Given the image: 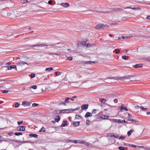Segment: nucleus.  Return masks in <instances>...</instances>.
I'll return each mask as SVG.
<instances>
[{
  "instance_id": "nucleus-1",
  "label": "nucleus",
  "mask_w": 150,
  "mask_h": 150,
  "mask_svg": "<svg viewBox=\"0 0 150 150\" xmlns=\"http://www.w3.org/2000/svg\"><path fill=\"white\" fill-rule=\"evenodd\" d=\"M112 10L111 11H95L97 13H109L111 12H117L120 10H123V9L122 8H113L112 9Z\"/></svg>"
},
{
  "instance_id": "nucleus-2",
  "label": "nucleus",
  "mask_w": 150,
  "mask_h": 150,
  "mask_svg": "<svg viewBox=\"0 0 150 150\" xmlns=\"http://www.w3.org/2000/svg\"><path fill=\"white\" fill-rule=\"evenodd\" d=\"M54 45V44H52L51 45H47L46 44H40L38 45H33L31 46H29V47H35L34 49L35 50H38V47H42L43 46H52L53 45Z\"/></svg>"
},
{
  "instance_id": "nucleus-3",
  "label": "nucleus",
  "mask_w": 150,
  "mask_h": 150,
  "mask_svg": "<svg viewBox=\"0 0 150 150\" xmlns=\"http://www.w3.org/2000/svg\"><path fill=\"white\" fill-rule=\"evenodd\" d=\"M25 126H20L17 127V130L18 131H24L25 130Z\"/></svg>"
},
{
  "instance_id": "nucleus-4",
  "label": "nucleus",
  "mask_w": 150,
  "mask_h": 150,
  "mask_svg": "<svg viewBox=\"0 0 150 150\" xmlns=\"http://www.w3.org/2000/svg\"><path fill=\"white\" fill-rule=\"evenodd\" d=\"M69 110H69L68 109L62 110H61L60 111L55 110L53 112L55 114H59V113H61V112H63V111H69Z\"/></svg>"
},
{
  "instance_id": "nucleus-5",
  "label": "nucleus",
  "mask_w": 150,
  "mask_h": 150,
  "mask_svg": "<svg viewBox=\"0 0 150 150\" xmlns=\"http://www.w3.org/2000/svg\"><path fill=\"white\" fill-rule=\"evenodd\" d=\"M124 105L123 104H122L121 105V107H119V109H120L121 110H125V111H128V110L127 108L126 107H123V106H124Z\"/></svg>"
},
{
  "instance_id": "nucleus-6",
  "label": "nucleus",
  "mask_w": 150,
  "mask_h": 150,
  "mask_svg": "<svg viewBox=\"0 0 150 150\" xmlns=\"http://www.w3.org/2000/svg\"><path fill=\"white\" fill-rule=\"evenodd\" d=\"M22 105L25 106H30V104L28 102L23 101L22 102Z\"/></svg>"
},
{
  "instance_id": "nucleus-7",
  "label": "nucleus",
  "mask_w": 150,
  "mask_h": 150,
  "mask_svg": "<svg viewBox=\"0 0 150 150\" xmlns=\"http://www.w3.org/2000/svg\"><path fill=\"white\" fill-rule=\"evenodd\" d=\"M25 64H27L28 65H29L28 64L25 62H21L17 63V65L21 66H22Z\"/></svg>"
},
{
  "instance_id": "nucleus-8",
  "label": "nucleus",
  "mask_w": 150,
  "mask_h": 150,
  "mask_svg": "<svg viewBox=\"0 0 150 150\" xmlns=\"http://www.w3.org/2000/svg\"><path fill=\"white\" fill-rule=\"evenodd\" d=\"M88 104L83 105L81 106L82 110L87 109L88 108Z\"/></svg>"
},
{
  "instance_id": "nucleus-9",
  "label": "nucleus",
  "mask_w": 150,
  "mask_h": 150,
  "mask_svg": "<svg viewBox=\"0 0 150 150\" xmlns=\"http://www.w3.org/2000/svg\"><path fill=\"white\" fill-rule=\"evenodd\" d=\"M74 142L76 144H77V143L81 144V143H84V141H80L79 140H74V141H73V142Z\"/></svg>"
},
{
  "instance_id": "nucleus-10",
  "label": "nucleus",
  "mask_w": 150,
  "mask_h": 150,
  "mask_svg": "<svg viewBox=\"0 0 150 150\" xmlns=\"http://www.w3.org/2000/svg\"><path fill=\"white\" fill-rule=\"evenodd\" d=\"M92 116V113L90 112H87L85 115V117L86 118L88 117H91Z\"/></svg>"
},
{
  "instance_id": "nucleus-11",
  "label": "nucleus",
  "mask_w": 150,
  "mask_h": 150,
  "mask_svg": "<svg viewBox=\"0 0 150 150\" xmlns=\"http://www.w3.org/2000/svg\"><path fill=\"white\" fill-rule=\"evenodd\" d=\"M143 66V64H136L134 66V67L135 68H137L139 67H142Z\"/></svg>"
},
{
  "instance_id": "nucleus-12",
  "label": "nucleus",
  "mask_w": 150,
  "mask_h": 150,
  "mask_svg": "<svg viewBox=\"0 0 150 150\" xmlns=\"http://www.w3.org/2000/svg\"><path fill=\"white\" fill-rule=\"evenodd\" d=\"M61 5L63 7H68L69 6V3H62L61 4Z\"/></svg>"
},
{
  "instance_id": "nucleus-13",
  "label": "nucleus",
  "mask_w": 150,
  "mask_h": 150,
  "mask_svg": "<svg viewBox=\"0 0 150 150\" xmlns=\"http://www.w3.org/2000/svg\"><path fill=\"white\" fill-rule=\"evenodd\" d=\"M67 120L64 121L62 122V124L61 125V126L62 127H64L65 126L67 125Z\"/></svg>"
},
{
  "instance_id": "nucleus-14",
  "label": "nucleus",
  "mask_w": 150,
  "mask_h": 150,
  "mask_svg": "<svg viewBox=\"0 0 150 150\" xmlns=\"http://www.w3.org/2000/svg\"><path fill=\"white\" fill-rule=\"evenodd\" d=\"M101 28L102 29H103L105 28H108L109 27V26L107 25H104L103 24H101Z\"/></svg>"
},
{
  "instance_id": "nucleus-15",
  "label": "nucleus",
  "mask_w": 150,
  "mask_h": 150,
  "mask_svg": "<svg viewBox=\"0 0 150 150\" xmlns=\"http://www.w3.org/2000/svg\"><path fill=\"white\" fill-rule=\"evenodd\" d=\"M60 117L59 115H58L55 118H54L55 121L56 122H58L60 120Z\"/></svg>"
},
{
  "instance_id": "nucleus-16",
  "label": "nucleus",
  "mask_w": 150,
  "mask_h": 150,
  "mask_svg": "<svg viewBox=\"0 0 150 150\" xmlns=\"http://www.w3.org/2000/svg\"><path fill=\"white\" fill-rule=\"evenodd\" d=\"M16 66L15 65H11L8 67V70H11L12 69H13L16 67Z\"/></svg>"
},
{
  "instance_id": "nucleus-17",
  "label": "nucleus",
  "mask_w": 150,
  "mask_h": 150,
  "mask_svg": "<svg viewBox=\"0 0 150 150\" xmlns=\"http://www.w3.org/2000/svg\"><path fill=\"white\" fill-rule=\"evenodd\" d=\"M29 136L30 137H34L35 138H36L38 137V135L37 134L32 133L30 134Z\"/></svg>"
},
{
  "instance_id": "nucleus-18",
  "label": "nucleus",
  "mask_w": 150,
  "mask_h": 150,
  "mask_svg": "<svg viewBox=\"0 0 150 150\" xmlns=\"http://www.w3.org/2000/svg\"><path fill=\"white\" fill-rule=\"evenodd\" d=\"M8 140L14 142L16 143H21V141L18 140H14L13 139H9Z\"/></svg>"
},
{
  "instance_id": "nucleus-19",
  "label": "nucleus",
  "mask_w": 150,
  "mask_h": 150,
  "mask_svg": "<svg viewBox=\"0 0 150 150\" xmlns=\"http://www.w3.org/2000/svg\"><path fill=\"white\" fill-rule=\"evenodd\" d=\"M96 62H95L92 61H86L84 63L85 64H91V63H95Z\"/></svg>"
},
{
  "instance_id": "nucleus-20",
  "label": "nucleus",
  "mask_w": 150,
  "mask_h": 150,
  "mask_svg": "<svg viewBox=\"0 0 150 150\" xmlns=\"http://www.w3.org/2000/svg\"><path fill=\"white\" fill-rule=\"evenodd\" d=\"M80 124V122H79L78 121L76 122H74L73 123V125L75 127H77Z\"/></svg>"
},
{
  "instance_id": "nucleus-21",
  "label": "nucleus",
  "mask_w": 150,
  "mask_h": 150,
  "mask_svg": "<svg viewBox=\"0 0 150 150\" xmlns=\"http://www.w3.org/2000/svg\"><path fill=\"white\" fill-rule=\"evenodd\" d=\"M109 117L108 116L103 115L102 116L101 118L103 119H108Z\"/></svg>"
},
{
  "instance_id": "nucleus-22",
  "label": "nucleus",
  "mask_w": 150,
  "mask_h": 150,
  "mask_svg": "<svg viewBox=\"0 0 150 150\" xmlns=\"http://www.w3.org/2000/svg\"><path fill=\"white\" fill-rule=\"evenodd\" d=\"M124 9H128V8H131L133 10H136V7H131L130 6H127L125 7H123V8Z\"/></svg>"
},
{
  "instance_id": "nucleus-23",
  "label": "nucleus",
  "mask_w": 150,
  "mask_h": 150,
  "mask_svg": "<svg viewBox=\"0 0 150 150\" xmlns=\"http://www.w3.org/2000/svg\"><path fill=\"white\" fill-rule=\"evenodd\" d=\"M127 120L129 121L134 122H138V121L136 120H134L130 118L128 119Z\"/></svg>"
},
{
  "instance_id": "nucleus-24",
  "label": "nucleus",
  "mask_w": 150,
  "mask_h": 150,
  "mask_svg": "<svg viewBox=\"0 0 150 150\" xmlns=\"http://www.w3.org/2000/svg\"><path fill=\"white\" fill-rule=\"evenodd\" d=\"M129 56H122V58L125 60H127L129 58Z\"/></svg>"
},
{
  "instance_id": "nucleus-25",
  "label": "nucleus",
  "mask_w": 150,
  "mask_h": 150,
  "mask_svg": "<svg viewBox=\"0 0 150 150\" xmlns=\"http://www.w3.org/2000/svg\"><path fill=\"white\" fill-rule=\"evenodd\" d=\"M53 69L52 67H50L47 68L45 69V71H50L53 70Z\"/></svg>"
},
{
  "instance_id": "nucleus-26",
  "label": "nucleus",
  "mask_w": 150,
  "mask_h": 150,
  "mask_svg": "<svg viewBox=\"0 0 150 150\" xmlns=\"http://www.w3.org/2000/svg\"><path fill=\"white\" fill-rule=\"evenodd\" d=\"M129 78V75H127L126 76H122L120 77V79H127Z\"/></svg>"
},
{
  "instance_id": "nucleus-27",
  "label": "nucleus",
  "mask_w": 150,
  "mask_h": 150,
  "mask_svg": "<svg viewBox=\"0 0 150 150\" xmlns=\"http://www.w3.org/2000/svg\"><path fill=\"white\" fill-rule=\"evenodd\" d=\"M14 134L16 136H18L20 135H22L23 134L22 132H15L14 133Z\"/></svg>"
},
{
  "instance_id": "nucleus-28",
  "label": "nucleus",
  "mask_w": 150,
  "mask_h": 150,
  "mask_svg": "<svg viewBox=\"0 0 150 150\" xmlns=\"http://www.w3.org/2000/svg\"><path fill=\"white\" fill-rule=\"evenodd\" d=\"M31 142L29 141H21V143L23 144L24 143H30Z\"/></svg>"
},
{
  "instance_id": "nucleus-29",
  "label": "nucleus",
  "mask_w": 150,
  "mask_h": 150,
  "mask_svg": "<svg viewBox=\"0 0 150 150\" xmlns=\"http://www.w3.org/2000/svg\"><path fill=\"white\" fill-rule=\"evenodd\" d=\"M115 51L116 54H119L120 53V50L118 49H115Z\"/></svg>"
},
{
  "instance_id": "nucleus-30",
  "label": "nucleus",
  "mask_w": 150,
  "mask_h": 150,
  "mask_svg": "<svg viewBox=\"0 0 150 150\" xmlns=\"http://www.w3.org/2000/svg\"><path fill=\"white\" fill-rule=\"evenodd\" d=\"M133 131L132 129H131L127 133V134L128 135V136H130L132 132Z\"/></svg>"
},
{
  "instance_id": "nucleus-31",
  "label": "nucleus",
  "mask_w": 150,
  "mask_h": 150,
  "mask_svg": "<svg viewBox=\"0 0 150 150\" xmlns=\"http://www.w3.org/2000/svg\"><path fill=\"white\" fill-rule=\"evenodd\" d=\"M101 28V24H99L97 25H96L95 27V28L96 29H99V28Z\"/></svg>"
},
{
  "instance_id": "nucleus-32",
  "label": "nucleus",
  "mask_w": 150,
  "mask_h": 150,
  "mask_svg": "<svg viewBox=\"0 0 150 150\" xmlns=\"http://www.w3.org/2000/svg\"><path fill=\"white\" fill-rule=\"evenodd\" d=\"M49 54L50 55H53V54H54V55H60L61 54L60 53H50Z\"/></svg>"
},
{
  "instance_id": "nucleus-33",
  "label": "nucleus",
  "mask_w": 150,
  "mask_h": 150,
  "mask_svg": "<svg viewBox=\"0 0 150 150\" xmlns=\"http://www.w3.org/2000/svg\"><path fill=\"white\" fill-rule=\"evenodd\" d=\"M66 103H65V102H60L59 104V105H63L64 106H65L66 105Z\"/></svg>"
},
{
  "instance_id": "nucleus-34",
  "label": "nucleus",
  "mask_w": 150,
  "mask_h": 150,
  "mask_svg": "<svg viewBox=\"0 0 150 150\" xmlns=\"http://www.w3.org/2000/svg\"><path fill=\"white\" fill-rule=\"evenodd\" d=\"M70 98L69 97H67L65 100L64 102H65L66 103H69V101H68V100L69 99H70Z\"/></svg>"
},
{
  "instance_id": "nucleus-35",
  "label": "nucleus",
  "mask_w": 150,
  "mask_h": 150,
  "mask_svg": "<svg viewBox=\"0 0 150 150\" xmlns=\"http://www.w3.org/2000/svg\"><path fill=\"white\" fill-rule=\"evenodd\" d=\"M30 88H32L33 89H35L37 88V86L36 85H34L33 86H31L30 87Z\"/></svg>"
},
{
  "instance_id": "nucleus-36",
  "label": "nucleus",
  "mask_w": 150,
  "mask_h": 150,
  "mask_svg": "<svg viewBox=\"0 0 150 150\" xmlns=\"http://www.w3.org/2000/svg\"><path fill=\"white\" fill-rule=\"evenodd\" d=\"M83 144H85L86 145L88 146H90L91 145L90 144L86 142H84V143Z\"/></svg>"
},
{
  "instance_id": "nucleus-37",
  "label": "nucleus",
  "mask_w": 150,
  "mask_h": 150,
  "mask_svg": "<svg viewBox=\"0 0 150 150\" xmlns=\"http://www.w3.org/2000/svg\"><path fill=\"white\" fill-rule=\"evenodd\" d=\"M132 37V36L131 35H130L129 36H128V37L122 36V37H121L120 38H122V39H124L125 38H131Z\"/></svg>"
},
{
  "instance_id": "nucleus-38",
  "label": "nucleus",
  "mask_w": 150,
  "mask_h": 150,
  "mask_svg": "<svg viewBox=\"0 0 150 150\" xmlns=\"http://www.w3.org/2000/svg\"><path fill=\"white\" fill-rule=\"evenodd\" d=\"M118 149L120 150H124L125 148L123 146H120L118 147Z\"/></svg>"
},
{
  "instance_id": "nucleus-39",
  "label": "nucleus",
  "mask_w": 150,
  "mask_h": 150,
  "mask_svg": "<svg viewBox=\"0 0 150 150\" xmlns=\"http://www.w3.org/2000/svg\"><path fill=\"white\" fill-rule=\"evenodd\" d=\"M61 74V73L59 71H57L55 72V74L56 76H58L60 75Z\"/></svg>"
},
{
  "instance_id": "nucleus-40",
  "label": "nucleus",
  "mask_w": 150,
  "mask_h": 150,
  "mask_svg": "<svg viewBox=\"0 0 150 150\" xmlns=\"http://www.w3.org/2000/svg\"><path fill=\"white\" fill-rule=\"evenodd\" d=\"M19 104L18 102H16L15 104V107L16 108H18L19 106Z\"/></svg>"
},
{
  "instance_id": "nucleus-41",
  "label": "nucleus",
  "mask_w": 150,
  "mask_h": 150,
  "mask_svg": "<svg viewBox=\"0 0 150 150\" xmlns=\"http://www.w3.org/2000/svg\"><path fill=\"white\" fill-rule=\"evenodd\" d=\"M125 137L124 136H121L119 137V139H125Z\"/></svg>"
},
{
  "instance_id": "nucleus-42",
  "label": "nucleus",
  "mask_w": 150,
  "mask_h": 150,
  "mask_svg": "<svg viewBox=\"0 0 150 150\" xmlns=\"http://www.w3.org/2000/svg\"><path fill=\"white\" fill-rule=\"evenodd\" d=\"M111 137H115V138H117L119 137V135L118 134H116V135H114L111 136Z\"/></svg>"
},
{
  "instance_id": "nucleus-43",
  "label": "nucleus",
  "mask_w": 150,
  "mask_h": 150,
  "mask_svg": "<svg viewBox=\"0 0 150 150\" xmlns=\"http://www.w3.org/2000/svg\"><path fill=\"white\" fill-rule=\"evenodd\" d=\"M67 59L69 61H71L72 60L73 58L71 57H67Z\"/></svg>"
},
{
  "instance_id": "nucleus-44",
  "label": "nucleus",
  "mask_w": 150,
  "mask_h": 150,
  "mask_svg": "<svg viewBox=\"0 0 150 150\" xmlns=\"http://www.w3.org/2000/svg\"><path fill=\"white\" fill-rule=\"evenodd\" d=\"M106 101V100L104 98L102 99L101 100V102L103 103H104Z\"/></svg>"
},
{
  "instance_id": "nucleus-45",
  "label": "nucleus",
  "mask_w": 150,
  "mask_h": 150,
  "mask_svg": "<svg viewBox=\"0 0 150 150\" xmlns=\"http://www.w3.org/2000/svg\"><path fill=\"white\" fill-rule=\"evenodd\" d=\"M81 43H80V44H82L83 45H86V42L85 41H82L81 42Z\"/></svg>"
},
{
  "instance_id": "nucleus-46",
  "label": "nucleus",
  "mask_w": 150,
  "mask_h": 150,
  "mask_svg": "<svg viewBox=\"0 0 150 150\" xmlns=\"http://www.w3.org/2000/svg\"><path fill=\"white\" fill-rule=\"evenodd\" d=\"M81 115H76V119H79L80 118H81Z\"/></svg>"
},
{
  "instance_id": "nucleus-47",
  "label": "nucleus",
  "mask_w": 150,
  "mask_h": 150,
  "mask_svg": "<svg viewBox=\"0 0 150 150\" xmlns=\"http://www.w3.org/2000/svg\"><path fill=\"white\" fill-rule=\"evenodd\" d=\"M97 110L96 109H93L92 110V113H96Z\"/></svg>"
},
{
  "instance_id": "nucleus-48",
  "label": "nucleus",
  "mask_w": 150,
  "mask_h": 150,
  "mask_svg": "<svg viewBox=\"0 0 150 150\" xmlns=\"http://www.w3.org/2000/svg\"><path fill=\"white\" fill-rule=\"evenodd\" d=\"M140 108H141L142 110H146L147 109V108H144V107L142 106L140 107Z\"/></svg>"
},
{
  "instance_id": "nucleus-49",
  "label": "nucleus",
  "mask_w": 150,
  "mask_h": 150,
  "mask_svg": "<svg viewBox=\"0 0 150 150\" xmlns=\"http://www.w3.org/2000/svg\"><path fill=\"white\" fill-rule=\"evenodd\" d=\"M31 76L32 78H34L35 76V73H32L31 74Z\"/></svg>"
},
{
  "instance_id": "nucleus-50",
  "label": "nucleus",
  "mask_w": 150,
  "mask_h": 150,
  "mask_svg": "<svg viewBox=\"0 0 150 150\" xmlns=\"http://www.w3.org/2000/svg\"><path fill=\"white\" fill-rule=\"evenodd\" d=\"M38 104H36L35 103H33L32 105V106L33 107L37 106H38Z\"/></svg>"
},
{
  "instance_id": "nucleus-51",
  "label": "nucleus",
  "mask_w": 150,
  "mask_h": 150,
  "mask_svg": "<svg viewBox=\"0 0 150 150\" xmlns=\"http://www.w3.org/2000/svg\"><path fill=\"white\" fill-rule=\"evenodd\" d=\"M41 130H42V131L43 132H45V128H44V127H42L41 129Z\"/></svg>"
},
{
  "instance_id": "nucleus-52",
  "label": "nucleus",
  "mask_w": 150,
  "mask_h": 150,
  "mask_svg": "<svg viewBox=\"0 0 150 150\" xmlns=\"http://www.w3.org/2000/svg\"><path fill=\"white\" fill-rule=\"evenodd\" d=\"M86 46L87 47H91L92 46V45L90 43H87L86 44Z\"/></svg>"
},
{
  "instance_id": "nucleus-53",
  "label": "nucleus",
  "mask_w": 150,
  "mask_h": 150,
  "mask_svg": "<svg viewBox=\"0 0 150 150\" xmlns=\"http://www.w3.org/2000/svg\"><path fill=\"white\" fill-rule=\"evenodd\" d=\"M131 146V147H133V148H136L138 147V146H137V145H133V144H132Z\"/></svg>"
},
{
  "instance_id": "nucleus-54",
  "label": "nucleus",
  "mask_w": 150,
  "mask_h": 150,
  "mask_svg": "<svg viewBox=\"0 0 150 150\" xmlns=\"http://www.w3.org/2000/svg\"><path fill=\"white\" fill-rule=\"evenodd\" d=\"M13 134V132L8 133V134L10 136H12Z\"/></svg>"
},
{
  "instance_id": "nucleus-55",
  "label": "nucleus",
  "mask_w": 150,
  "mask_h": 150,
  "mask_svg": "<svg viewBox=\"0 0 150 150\" xmlns=\"http://www.w3.org/2000/svg\"><path fill=\"white\" fill-rule=\"evenodd\" d=\"M120 78H119V77H114V79L118 80L119 79H120Z\"/></svg>"
},
{
  "instance_id": "nucleus-56",
  "label": "nucleus",
  "mask_w": 150,
  "mask_h": 150,
  "mask_svg": "<svg viewBox=\"0 0 150 150\" xmlns=\"http://www.w3.org/2000/svg\"><path fill=\"white\" fill-rule=\"evenodd\" d=\"M23 122V121H21L18 122V125H21Z\"/></svg>"
},
{
  "instance_id": "nucleus-57",
  "label": "nucleus",
  "mask_w": 150,
  "mask_h": 150,
  "mask_svg": "<svg viewBox=\"0 0 150 150\" xmlns=\"http://www.w3.org/2000/svg\"><path fill=\"white\" fill-rule=\"evenodd\" d=\"M8 92V90H5L3 91L2 92L3 93H7Z\"/></svg>"
},
{
  "instance_id": "nucleus-58",
  "label": "nucleus",
  "mask_w": 150,
  "mask_h": 150,
  "mask_svg": "<svg viewBox=\"0 0 150 150\" xmlns=\"http://www.w3.org/2000/svg\"><path fill=\"white\" fill-rule=\"evenodd\" d=\"M90 122V121L89 120H87L86 121V124L87 125H89V122Z\"/></svg>"
},
{
  "instance_id": "nucleus-59",
  "label": "nucleus",
  "mask_w": 150,
  "mask_h": 150,
  "mask_svg": "<svg viewBox=\"0 0 150 150\" xmlns=\"http://www.w3.org/2000/svg\"><path fill=\"white\" fill-rule=\"evenodd\" d=\"M66 141L67 142H73V141L71 140H70L69 139H67V140H66Z\"/></svg>"
},
{
  "instance_id": "nucleus-60",
  "label": "nucleus",
  "mask_w": 150,
  "mask_h": 150,
  "mask_svg": "<svg viewBox=\"0 0 150 150\" xmlns=\"http://www.w3.org/2000/svg\"><path fill=\"white\" fill-rule=\"evenodd\" d=\"M115 120L116 121H118L117 123H120L121 122V120H120L119 119V120H117V119H115Z\"/></svg>"
},
{
  "instance_id": "nucleus-61",
  "label": "nucleus",
  "mask_w": 150,
  "mask_h": 150,
  "mask_svg": "<svg viewBox=\"0 0 150 150\" xmlns=\"http://www.w3.org/2000/svg\"><path fill=\"white\" fill-rule=\"evenodd\" d=\"M139 148H144H144V146H138V147Z\"/></svg>"
},
{
  "instance_id": "nucleus-62",
  "label": "nucleus",
  "mask_w": 150,
  "mask_h": 150,
  "mask_svg": "<svg viewBox=\"0 0 150 150\" xmlns=\"http://www.w3.org/2000/svg\"><path fill=\"white\" fill-rule=\"evenodd\" d=\"M129 78L130 79L131 77H134L135 76L133 75H129Z\"/></svg>"
},
{
  "instance_id": "nucleus-63",
  "label": "nucleus",
  "mask_w": 150,
  "mask_h": 150,
  "mask_svg": "<svg viewBox=\"0 0 150 150\" xmlns=\"http://www.w3.org/2000/svg\"><path fill=\"white\" fill-rule=\"evenodd\" d=\"M114 102L115 103H116L118 102V100L117 99H115L114 100Z\"/></svg>"
},
{
  "instance_id": "nucleus-64",
  "label": "nucleus",
  "mask_w": 150,
  "mask_h": 150,
  "mask_svg": "<svg viewBox=\"0 0 150 150\" xmlns=\"http://www.w3.org/2000/svg\"><path fill=\"white\" fill-rule=\"evenodd\" d=\"M146 61L150 62V58H147L145 59Z\"/></svg>"
}]
</instances>
